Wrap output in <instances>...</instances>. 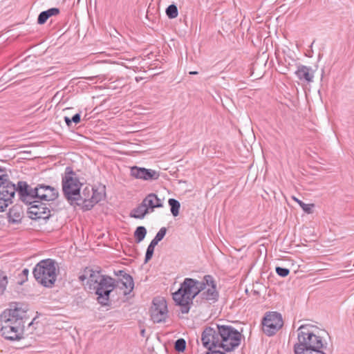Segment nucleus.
I'll list each match as a JSON object with an SVG mask.
<instances>
[{"label": "nucleus", "instance_id": "obj_1", "mask_svg": "<svg viewBox=\"0 0 354 354\" xmlns=\"http://www.w3.org/2000/svg\"><path fill=\"white\" fill-rule=\"evenodd\" d=\"M119 272L122 276V279L120 281H115L111 277L102 274L100 271L86 268L83 274L80 275L79 279L82 282L86 280L84 284L85 288L91 291H95L97 295V301L102 306H106L109 304L110 293L116 286L125 288L124 295L129 294L133 289L134 283L132 277L122 270H120Z\"/></svg>", "mask_w": 354, "mask_h": 354}, {"label": "nucleus", "instance_id": "obj_2", "mask_svg": "<svg viewBox=\"0 0 354 354\" xmlns=\"http://www.w3.org/2000/svg\"><path fill=\"white\" fill-rule=\"evenodd\" d=\"M326 331L311 324H304L297 329L298 342L294 345L295 354H326L322 333Z\"/></svg>", "mask_w": 354, "mask_h": 354}, {"label": "nucleus", "instance_id": "obj_3", "mask_svg": "<svg viewBox=\"0 0 354 354\" xmlns=\"http://www.w3.org/2000/svg\"><path fill=\"white\" fill-rule=\"evenodd\" d=\"M81 186L82 183L75 173L71 168L66 167L62 178V190L65 197L71 203L82 200L83 209L89 210L102 200V196L97 190L92 189L91 198L83 197L80 194Z\"/></svg>", "mask_w": 354, "mask_h": 354}, {"label": "nucleus", "instance_id": "obj_4", "mask_svg": "<svg viewBox=\"0 0 354 354\" xmlns=\"http://www.w3.org/2000/svg\"><path fill=\"white\" fill-rule=\"evenodd\" d=\"M35 188H30L24 181H19L17 186L8 180V176H0V212H3L12 203L16 192L26 204L37 203Z\"/></svg>", "mask_w": 354, "mask_h": 354}, {"label": "nucleus", "instance_id": "obj_5", "mask_svg": "<svg viewBox=\"0 0 354 354\" xmlns=\"http://www.w3.org/2000/svg\"><path fill=\"white\" fill-rule=\"evenodd\" d=\"M206 286L207 283H205L204 279L202 281L192 278L184 279L180 288L173 293V299L178 306H180L182 313H189L190 306L193 304V299L199 295Z\"/></svg>", "mask_w": 354, "mask_h": 354}, {"label": "nucleus", "instance_id": "obj_6", "mask_svg": "<svg viewBox=\"0 0 354 354\" xmlns=\"http://www.w3.org/2000/svg\"><path fill=\"white\" fill-rule=\"evenodd\" d=\"M57 265L54 260L46 259L39 261L33 270L35 279L45 287H51L57 279Z\"/></svg>", "mask_w": 354, "mask_h": 354}, {"label": "nucleus", "instance_id": "obj_7", "mask_svg": "<svg viewBox=\"0 0 354 354\" xmlns=\"http://www.w3.org/2000/svg\"><path fill=\"white\" fill-rule=\"evenodd\" d=\"M27 306L22 304H15L14 308L5 310L0 315V327L15 326L17 322L19 324H24L28 318L27 315Z\"/></svg>", "mask_w": 354, "mask_h": 354}, {"label": "nucleus", "instance_id": "obj_8", "mask_svg": "<svg viewBox=\"0 0 354 354\" xmlns=\"http://www.w3.org/2000/svg\"><path fill=\"white\" fill-rule=\"evenodd\" d=\"M283 325L282 317L277 312L267 313L262 320L263 331L268 336L274 335Z\"/></svg>", "mask_w": 354, "mask_h": 354}, {"label": "nucleus", "instance_id": "obj_9", "mask_svg": "<svg viewBox=\"0 0 354 354\" xmlns=\"http://www.w3.org/2000/svg\"><path fill=\"white\" fill-rule=\"evenodd\" d=\"M167 302L163 298H154L151 308V318L154 323L165 322L167 317Z\"/></svg>", "mask_w": 354, "mask_h": 354}, {"label": "nucleus", "instance_id": "obj_10", "mask_svg": "<svg viewBox=\"0 0 354 354\" xmlns=\"http://www.w3.org/2000/svg\"><path fill=\"white\" fill-rule=\"evenodd\" d=\"M204 281L207 283V286L204 290L200 292L199 297L209 304H213L218 298V292L216 290V284L210 275L205 276Z\"/></svg>", "mask_w": 354, "mask_h": 354}, {"label": "nucleus", "instance_id": "obj_11", "mask_svg": "<svg viewBox=\"0 0 354 354\" xmlns=\"http://www.w3.org/2000/svg\"><path fill=\"white\" fill-rule=\"evenodd\" d=\"M34 193L35 196H36V201L39 199L44 201H53L59 196L57 189L44 184H39L35 187Z\"/></svg>", "mask_w": 354, "mask_h": 354}, {"label": "nucleus", "instance_id": "obj_12", "mask_svg": "<svg viewBox=\"0 0 354 354\" xmlns=\"http://www.w3.org/2000/svg\"><path fill=\"white\" fill-rule=\"evenodd\" d=\"M42 201H43L37 199V203H32L29 204L30 207H28V213L30 214V217L32 219H46L50 216V211L48 207V205L43 203Z\"/></svg>", "mask_w": 354, "mask_h": 354}, {"label": "nucleus", "instance_id": "obj_13", "mask_svg": "<svg viewBox=\"0 0 354 354\" xmlns=\"http://www.w3.org/2000/svg\"><path fill=\"white\" fill-rule=\"evenodd\" d=\"M24 324H19L17 322L15 326L6 325L0 327L1 335L8 339L15 340L21 337L23 333Z\"/></svg>", "mask_w": 354, "mask_h": 354}, {"label": "nucleus", "instance_id": "obj_14", "mask_svg": "<svg viewBox=\"0 0 354 354\" xmlns=\"http://www.w3.org/2000/svg\"><path fill=\"white\" fill-rule=\"evenodd\" d=\"M131 174L136 178L145 180H157L160 176L159 172L156 170L138 167L131 168Z\"/></svg>", "mask_w": 354, "mask_h": 354}, {"label": "nucleus", "instance_id": "obj_15", "mask_svg": "<svg viewBox=\"0 0 354 354\" xmlns=\"http://www.w3.org/2000/svg\"><path fill=\"white\" fill-rule=\"evenodd\" d=\"M142 202L144 203L146 208L148 209L149 213L153 212L155 208L163 207L162 201L158 198L157 195L153 193L147 195Z\"/></svg>", "mask_w": 354, "mask_h": 354}, {"label": "nucleus", "instance_id": "obj_16", "mask_svg": "<svg viewBox=\"0 0 354 354\" xmlns=\"http://www.w3.org/2000/svg\"><path fill=\"white\" fill-rule=\"evenodd\" d=\"M295 74L300 80H305L307 82H313V74L310 73V68L306 66H299Z\"/></svg>", "mask_w": 354, "mask_h": 354}, {"label": "nucleus", "instance_id": "obj_17", "mask_svg": "<svg viewBox=\"0 0 354 354\" xmlns=\"http://www.w3.org/2000/svg\"><path fill=\"white\" fill-rule=\"evenodd\" d=\"M59 13V10L57 8H52L46 11H43L38 16L37 23L39 24H44L46 22L49 17L57 15Z\"/></svg>", "mask_w": 354, "mask_h": 354}, {"label": "nucleus", "instance_id": "obj_18", "mask_svg": "<svg viewBox=\"0 0 354 354\" xmlns=\"http://www.w3.org/2000/svg\"><path fill=\"white\" fill-rule=\"evenodd\" d=\"M148 213H149L148 209L146 208L145 205L142 202L138 206L131 210L130 216L135 218L142 219Z\"/></svg>", "mask_w": 354, "mask_h": 354}, {"label": "nucleus", "instance_id": "obj_19", "mask_svg": "<svg viewBox=\"0 0 354 354\" xmlns=\"http://www.w3.org/2000/svg\"><path fill=\"white\" fill-rule=\"evenodd\" d=\"M168 203L171 207V212L174 216H177L179 214V209L180 204L178 201L174 198H169Z\"/></svg>", "mask_w": 354, "mask_h": 354}, {"label": "nucleus", "instance_id": "obj_20", "mask_svg": "<svg viewBox=\"0 0 354 354\" xmlns=\"http://www.w3.org/2000/svg\"><path fill=\"white\" fill-rule=\"evenodd\" d=\"M147 234V230L143 226H139L134 232V237L137 243L141 242Z\"/></svg>", "mask_w": 354, "mask_h": 354}, {"label": "nucleus", "instance_id": "obj_21", "mask_svg": "<svg viewBox=\"0 0 354 354\" xmlns=\"http://www.w3.org/2000/svg\"><path fill=\"white\" fill-rule=\"evenodd\" d=\"M292 198H293V200H295L300 205V207L302 208V209L306 213H307V214L313 213V208L315 206L314 204H313V203L312 204H306V203H304V202H302L301 201L297 199L295 197H293Z\"/></svg>", "mask_w": 354, "mask_h": 354}, {"label": "nucleus", "instance_id": "obj_22", "mask_svg": "<svg viewBox=\"0 0 354 354\" xmlns=\"http://www.w3.org/2000/svg\"><path fill=\"white\" fill-rule=\"evenodd\" d=\"M166 15L169 19H174L178 15L177 6L174 4L169 5L166 9Z\"/></svg>", "mask_w": 354, "mask_h": 354}, {"label": "nucleus", "instance_id": "obj_23", "mask_svg": "<svg viewBox=\"0 0 354 354\" xmlns=\"http://www.w3.org/2000/svg\"><path fill=\"white\" fill-rule=\"evenodd\" d=\"M8 285L7 276L0 271V295H3Z\"/></svg>", "mask_w": 354, "mask_h": 354}, {"label": "nucleus", "instance_id": "obj_24", "mask_svg": "<svg viewBox=\"0 0 354 354\" xmlns=\"http://www.w3.org/2000/svg\"><path fill=\"white\" fill-rule=\"evenodd\" d=\"M174 347L177 351H184L186 347L185 340L182 338L177 339L175 342Z\"/></svg>", "mask_w": 354, "mask_h": 354}, {"label": "nucleus", "instance_id": "obj_25", "mask_svg": "<svg viewBox=\"0 0 354 354\" xmlns=\"http://www.w3.org/2000/svg\"><path fill=\"white\" fill-rule=\"evenodd\" d=\"M154 248H155L153 246H151L149 245H148L147 251H146V254H145V263H147L152 258L153 252H154Z\"/></svg>", "mask_w": 354, "mask_h": 354}, {"label": "nucleus", "instance_id": "obj_26", "mask_svg": "<svg viewBox=\"0 0 354 354\" xmlns=\"http://www.w3.org/2000/svg\"><path fill=\"white\" fill-rule=\"evenodd\" d=\"M275 270L277 274L283 277L288 276L290 273L289 269L286 268L277 267Z\"/></svg>", "mask_w": 354, "mask_h": 354}, {"label": "nucleus", "instance_id": "obj_27", "mask_svg": "<svg viewBox=\"0 0 354 354\" xmlns=\"http://www.w3.org/2000/svg\"><path fill=\"white\" fill-rule=\"evenodd\" d=\"M166 233H167V228L165 227H162L160 229V230L156 234L155 237L156 238V239H158L159 241H160L164 238Z\"/></svg>", "mask_w": 354, "mask_h": 354}, {"label": "nucleus", "instance_id": "obj_28", "mask_svg": "<svg viewBox=\"0 0 354 354\" xmlns=\"http://www.w3.org/2000/svg\"><path fill=\"white\" fill-rule=\"evenodd\" d=\"M72 122H73L75 124H77L80 122V114L76 113L72 117Z\"/></svg>", "mask_w": 354, "mask_h": 354}, {"label": "nucleus", "instance_id": "obj_29", "mask_svg": "<svg viewBox=\"0 0 354 354\" xmlns=\"http://www.w3.org/2000/svg\"><path fill=\"white\" fill-rule=\"evenodd\" d=\"M158 242H160V241L158 239H156V237H154V239L149 243V245L153 246V247L155 248L156 245H158Z\"/></svg>", "mask_w": 354, "mask_h": 354}, {"label": "nucleus", "instance_id": "obj_30", "mask_svg": "<svg viewBox=\"0 0 354 354\" xmlns=\"http://www.w3.org/2000/svg\"><path fill=\"white\" fill-rule=\"evenodd\" d=\"M64 120L66 123V124L69 127L71 126V123H72V119H70L68 117H65L64 118Z\"/></svg>", "mask_w": 354, "mask_h": 354}, {"label": "nucleus", "instance_id": "obj_31", "mask_svg": "<svg viewBox=\"0 0 354 354\" xmlns=\"http://www.w3.org/2000/svg\"><path fill=\"white\" fill-rule=\"evenodd\" d=\"M189 74L190 75H196V74H198V72L197 71H190Z\"/></svg>", "mask_w": 354, "mask_h": 354}, {"label": "nucleus", "instance_id": "obj_32", "mask_svg": "<svg viewBox=\"0 0 354 354\" xmlns=\"http://www.w3.org/2000/svg\"><path fill=\"white\" fill-rule=\"evenodd\" d=\"M140 333H141V335L144 337V336H145V329H142V330H141Z\"/></svg>", "mask_w": 354, "mask_h": 354}, {"label": "nucleus", "instance_id": "obj_33", "mask_svg": "<svg viewBox=\"0 0 354 354\" xmlns=\"http://www.w3.org/2000/svg\"><path fill=\"white\" fill-rule=\"evenodd\" d=\"M23 272H24V274H26V273H28V270L27 269H24V271H23Z\"/></svg>", "mask_w": 354, "mask_h": 354}, {"label": "nucleus", "instance_id": "obj_34", "mask_svg": "<svg viewBox=\"0 0 354 354\" xmlns=\"http://www.w3.org/2000/svg\"><path fill=\"white\" fill-rule=\"evenodd\" d=\"M11 216H12V212H10V213H9V217H10V218H11Z\"/></svg>", "mask_w": 354, "mask_h": 354}, {"label": "nucleus", "instance_id": "obj_35", "mask_svg": "<svg viewBox=\"0 0 354 354\" xmlns=\"http://www.w3.org/2000/svg\"><path fill=\"white\" fill-rule=\"evenodd\" d=\"M78 2L80 1V0L77 1Z\"/></svg>", "mask_w": 354, "mask_h": 354}]
</instances>
